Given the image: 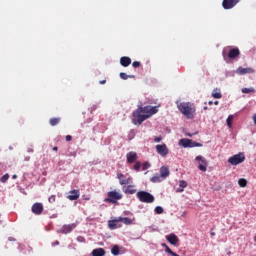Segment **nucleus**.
I'll list each match as a JSON object with an SVG mask.
<instances>
[{
    "label": "nucleus",
    "mask_w": 256,
    "mask_h": 256,
    "mask_svg": "<svg viewBox=\"0 0 256 256\" xmlns=\"http://www.w3.org/2000/svg\"><path fill=\"white\" fill-rule=\"evenodd\" d=\"M117 178L119 179L120 185H130L131 178H125L124 174L118 173Z\"/></svg>",
    "instance_id": "obj_15"
},
{
    "label": "nucleus",
    "mask_w": 256,
    "mask_h": 256,
    "mask_svg": "<svg viewBox=\"0 0 256 256\" xmlns=\"http://www.w3.org/2000/svg\"><path fill=\"white\" fill-rule=\"evenodd\" d=\"M117 223H119V218L114 219V220H110L108 222L109 229H115L117 227Z\"/></svg>",
    "instance_id": "obj_25"
},
{
    "label": "nucleus",
    "mask_w": 256,
    "mask_h": 256,
    "mask_svg": "<svg viewBox=\"0 0 256 256\" xmlns=\"http://www.w3.org/2000/svg\"><path fill=\"white\" fill-rule=\"evenodd\" d=\"M254 124L256 125V114L252 117Z\"/></svg>",
    "instance_id": "obj_44"
},
{
    "label": "nucleus",
    "mask_w": 256,
    "mask_h": 256,
    "mask_svg": "<svg viewBox=\"0 0 256 256\" xmlns=\"http://www.w3.org/2000/svg\"><path fill=\"white\" fill-rule=\"evenodd\" d=\"M69 193L70 194L67 196L69 201H77V199L81 197V192H79V190H71Z\"/></svg>",
    "instance_id": "obj_12"
},
{
    "label": "nucleus",
    "mask_w": 256,
    "mask_h": 256,
    "mask_svg": "<svg viewBox=\"0 0 256 256\" xmlns=\"http://www.w3.org/2000/svg\"><path fill=\"white\" fill-rule=\"evenodd\" d=\"M242 93H255V88H243Z\"/></svg>",
    "instance_id": "obj_31"
},
{
    "label": "nucleus",
    "mask_w": 256,
    "mask_h": 256,
    "mask_svg": "<svg viewBox=\"0 0 256 256\" xmlns=\"http://www.w3.org/2000/svg\"><path fill=\"white\" fill-rule=\"evenodd\" d=\"M123 199V194L121 192H117V190H113L108 192V197L105 198V203H117V201H121Z\"/></svg>",
    "instance_id": "obj_5"
},
{
    "label": "nucleus",
    "mask_w": 256,
    "mask_h": 256,
    "mask_svg": "<svg viewBox=\"0 0 256 256\" xmlns=\"http://www.w3.org/2000/svg\"><path fill=\"white\" fill-rule=\"evenodd\" d=\"M120 251H121V250L119 249V245H114V246L112 247V249H111V253H112V255H114V256L119 255Z\"/></svg>",
    "instance_id": "obj_28"
},
{
    "label": "nucleus",
    "mask_w": 256,
    "mask_h": 256,
    "mask_svg": "<svg viewBox=\"0 0 256 256\" xmlns=\"http://www.w3.org/2000/svg\"><path fill=\"white\" fill-rule=\"evenodd\" d=\"M31 211L34 215H42L44 211L43 203H34L31 207Z\"/></svg>",
    "instance_id": "obj_8"
},
{
    "label": "nucleus",
    "mask_w": 256,
    "mask_h": 256,
    "mask_svg": "<svg viewBox=\"0 0 256 256\" xmlns=\"http://www.w3.org/2000/svg\"><path fill=\"white\" fill-rule=\"evenodd\" d=\"M239 55H241V51L239 50V48H231V46L224 48L222 51L224 61H227V59H237Z\"/></svg>",
    "instance_id": "obj_3"
},
{
    "label": "nucleus",
    "mask_w": 256,
    "mask_h": 256,
    "mask_svg": "<svg viewBox=\"0 0 256 256\" xmlns=\"http://www.w3.org/2000/svg\"><path fill=\"white\" fill-rule=\"evenodd\" d=\"M132 67H134L135 69H137V67H141V62H139V61H134V62L132 63Z\"/></svg>",
    "instance_id": "obj_37"
},
{
    "label": "nucleus",
    "mask_w": 256,
    "mask_h": 256,
    "mask_svg": "<svg viewBox=\"0 0 256 256\" xmlns=\"http://www.w3.org/2000/svg\"><path fill=\"white\" fill-rule=\"evenodd\" d=\"M214 105H219V101H215V102H214Z\"/></svg>",
    "instance_id": "obj_49"
},
{
    "label": "nucleus",
    "mask_w": 256,
    "mask_h": 256,
    "mask_svg": "<svg viewBox=\"0 0 256 256\" xmlns=\"http://www.w3.org/2000/svg\"><path fill=\"white\" fill-rule=\"evenodd\" d=\"M230 254H231V252H228V253H227V255H230Z\"/></svg>",
    "instance_id": "obj_53"
},
{
    "label": "nucleus",
    "mask_w": 256,
    "mask_h": 256,
    "mask_svg": "<svg viewBox=\"0 0 256 256\" xmlns=\"http://www.w3.org/2000/svg\"><path fill=\"white\" fill-rule=\"evenodd\" d=\"M92 256H105V249L96 248L92 251Z\"/></svg>",
    "instance_id": "obj_21"
},
{
    "label": "nucleus",
    "mask_w": 256,
    "mask_h": 256,
    "mask_svg": "<svg viewBox=\"0 0 256 256\" xmlns=\"http://www.w3.org/2000/svg\"><path fill=\"white\" fill-rule=\"evenodd\" d=\"M211 235H215V233H211Z\"/></svg>",
    "instance_id": "obj_55"
},
{
    "label": "nucleus",
    "mask_w": 256,
    "mask_h": 256,
    "mask_svg": "<svg viewBox=\"0 0 256 256\" xmlns=\"http://www.w3.org/2000/svg\"><path fill=\"white\" fill-rule=\"evenodd\" d=\"M124 193L128 195H135V193H137V189H135L134 185H128L124 190Z\"/></svg>",
    "instance_id": "obj_19"
},
{
    "label": "nucleus",
    "mask_w": 256,
    "mask_h": 256,
    "mask_svg": "<svg viewBox=\"0 0 256 256\" xmlns=\"http://www.w3.org/2000/svg\"><path fill=\"white\" fill-rule=\"evenodd\" d=\"M54 245H59V241L56 240L55 243H54Z\"/></svg>",
    "instance_id": "obj_50"
},
{
    "label": "nucleus",
    "mask_w": 256,
    "mask_h": 256,
    "mask_svg": "<svg viewBox=\"0 0 256 256\" xmlns=\"http://www.w3.org/2000/svg\"><path fill=\"white\" fill-rule=\"evenodd\" d=\"M66 141H73V136L72 135H67L66 136Z\"/></svg>",
    "instance_id": "obj_41"
},
{
    "label": "nucleus",
    "mask_w": 256,
    "mask_h": 256,
    "mask_svg": "<svg viewBox=\"0 0 256 256\" xmlns=\"http://www.w3.org/2000/svg\"><path fill=\"white\" fill-rule=\"evenodd\" d=\"M142 167H143V170L145 171L150 167V165H149V163L146 162V163L143 164Z\"/></svg>",
    "instance_id": "obj_40"
},
{
    "label": "nucleus",
    "mask_w": 256,
    "mask_h": 256,
    "mask_svg": "<svg viewBox=\"0 0 256 256\" xmlns=\"http://www.w3.org/2000/svg\"><path fill=\"white\" fill-rule=\"evenodd\" d=\"M136 197L139 199V201H141V203H153L155 201L153 194L147 191L137 192Z\"/></svg>",
    "instance_id": "obj_4"
},
{
    "label": "nucleus",
    "mask_w": 256,
    "mask_h": 256,
    "mask_svg": "<svg viewBox=\"0 0 256 256\" xmlns=\"http://www.w3.org/2000/svg\"><path fill=\"white\" fill-rule=\"evenodd\" d=\"M53 151H59V147L57 146L53 147Z\"/></svg>",
    "instance_id": "obj_45"
},
{
    "label": "nucleus",
    "mask_w": 256,
    "mask_h": 256,
    "mask_svg": "<svg viewBox=\"0 0 256 256\" xmlns=\"http://www.w3.org/2000/svg\"><path fill=\"white\" fill-rule=\"evenodd\" d=\"M120 79H123V81H127V79H135V75H127V73L121 72Z\"/></svg>",
    "instance_id": "obj_24"
},
{
    "label": "nucleus",
    "mask_w": 256,
    "mask_h": 256,
    "mask_svg": "<svg viewBox=\"0 0 256 256\" xmlns=\"http://www.w3.org/2000/svg\"><path fill=\"white\" fill-rule=\"evenodd\" d=\"M254 241H255V243H256V236L254 237Z\"/></svg>",
    "instance_id": "obj_52"
},
{
    "label": "nucleus",
    "mask_w": 256,
    "mask_h": 256,
    "mask_svg": "<svg viewBox=\"0 0 256 256\" xmlns=\"http://www.w3.org/2000/svg\"><path fill=\"white\" fill-rule=\"evenodd\" d=\"M158 111L159 109L156 106H138L132 114V122L134 125H142L143 121H146L149 117H153Z\"/></svg>",
    "instance_id": "obj_1"
},
{
    "label": "nucleus",
    "mask_w": 256,
    "mask_h": 256,
    "mask_svg": "<svg viewBox=\"0 0 256 256\" xmlns=\"http://www.w3.org/2000/svg\"><path fill=\"white\" fill-rule=\"evenodd\" d=\"M236 73L238 75H251L252 73H255V70L253 68H243V67H239L236 70Z\"/></svg>",
    "instance_id": "obj_11"
},
{
    "label": "nucleus",
    "mask_w": 256,
    "mask_h": 256,
    "mask_svg": "<svg viewBox=\"0 0 256 256\" xmlns=\"http://www.w3.org/2000/svg\"><path fill=\"white\" fill-rule=\"evenodd\" d=\"M163 179L164 178L161 175L157 174L151 178V181H152V183H161V181H163Z\"/></svg>",
    "instance_id": "obj_26"
},
{
    "label": "nucleus",
    "mask_w": 256,
    "mask_h": 256,
    "mask_svg": "<svg viewBox=\"0 0 256 256\" xmlns=\"http://www.w3.org/2000/svg\"><path fill=\"white\" fill-rule=\"evenodd\" d=\"M191 147H203V144L199 142L192 141Z\"/></svg>",
    "instance_id": "obj_36"
},
{
    "label": "nucleus",
    "mask_w": 256,
    "mask_h": 256,
    "mask_svg": "<svg viewBox=\"0 0 256 256\" xmlns=\"http://www.w3.org/2000/svg\"><path fill=\"white\" fill-rule=\"evenodd\" d=\"M170 173L171 172L169 171L168 167L162 166L160 168V176L162 177V179H167V177H169Z\"/></svg>",
    "instance_id": "obj_17"
},
{
    "label": "nucleus",
    "mask_w": 256,
    "mask_h": 256,
    "mask_svg": "<svg viewBox=\"0 0 256 256\" xmlns=\"http://www.w3.org/2000/svg\"><path fill=\"white\" fill-rule=\"evenodd\" d=\"M127 163H135L139 157L137 156V152H128L126 154Z\"/></svg>",
    "instance_id": "obj_14"
},
{
    "label": "nucleus",
    "mask_w": 256,
    "mask_h": 256,
    "mask_svg": "<svg viewBox=\"0 0 256 256\" xmlns=\"http://www.w3.org/2000/svg\"><path fill=\"white\" fill-rule=\"evenodd\" d=\"M212 97H214V99H221L222 95L220 92H215L212 94Z\"/></svg>",
    "instance_id": "obj_34"
},
{
    "label": "nucleus",
    "mask_w": 256,
    "mask_h": 256,
    "mask_svg": "<svg viewBox=\"0 0 256 256\" xmlns=\"http://www.w3.org/2000/svg\"><path fill=\"white\" fill-rule=\"evenodd\" d=\"M162 247H165V249H167L168 246H167V244L163 243Z\"/></svg>",
    "instance_id": "obj_47"
},
{
    "label": "nucleus",
    "mask_w": 256,
    "mask_h": 256,
    "mask_svg": "<svg viewBox=\"0 0 256 256\" xmlns=\"http://www.w3.org/2000/svg\"><path fill=\"white\" fill-rule=\"evenodd\" d=\"M238 185H239V187H247V179H245V178H240V179L238 180Z\"/></svg>",
    "instance_id": "obj_30"
},
{
    "label": "nucleus",
    "mask_w": 256,
    "mask_h": 256,
    "mask_svg": "<svg viewBox=\"0 0 256 256\" xmlns=\"http://www.w3.org/2000/svg\"><path fill=\"white\" fill-rule=\"evenodd\" d=\"M61 121V118H51L49 123L52 127H55V125H59Z\"/></svg>",
    "instance_id": "obj_27"
},
{
    "label": "nucleus",
    "mask_w": 256,
    "mask_h": 256,
    "mask_svg": "<svg viewBox=\"0 0 256 256\" xmlns=\"http://www.w3.org/2000/svg\"><path fill=\"white\" fill-rule=\"evenodd\" d=\"M180 145H182V147H191L193 140L191 139H187V138H183L180 140Z\"/></svg>",
    "instance_id": "obj_20"
},
{
    "label": "nucleus",
    "mask_w": 256,
    "mask_h": 256,
    "mask_svg": "<svg viewBox=\"0 0 256 256\" xmlns=\"http://www.w3.org/2000/svg\"><path fill=\"white\" fill-rule=\"evenodd\" d=\"M166 240L170 245H177L179 243V238L175 234H170L166 236Z\"/></svg>",
    "instance_id": "obj_16"
},
{
    "label": "nucleus",
    "mask_w": 256,
    "mask_h": 256,
    "mask_svg": "<svg viewBox=\"0 0 256 256\" xmlns=\"http://www.w3.org/2000/svg\"><path fill=\"white\" fill-rule=\"evenodd\" d=\"M178 109L182 115H185L187 119H193V113H195V108H193V104L189 102H182L178 104Z\"/></svg>",
    "instance_id": "obj_2"
},
{
    "label": "nucleus",
    "mask_w": 256,
    "mask_h": 256,
    "mask_svg": "<svg viewBox=\"0 0 256 256\" xmlns=\"http://www.w3.org/2000/svg\"><path fill=\"white\" fill-rule=\"evenodd\" d=\"M212 104H213V101H209V102H208V105H212Z\"/></svg>",
    "instance_id": "obj_51"
},
{
    "label": "nucleus",
    "mask_w": 256,
    "mask_h": 256,
    "mask_svg": "<svg viewBox=\"0 0 256 256\" xmlns=\"http://www.w3.org/2000/svg\"><path fill=\"white\" fill-rule=\"evenodd\" d=\"M48 201H49V203H55V201H56L55 195H51V196L49 197Z\"/></svg>",
    "instance_id": "obj_38"
},
{
    "label": "nucleus",
    "mask_w": 256,
    "mask_h": 256,
    "mask_svg": "<svg viewBox=\"0 0 256 256\" xmlns=\"http://www.w3.org/2000/svg\"><path fill=\"white\" fill-rule=\"evenodd\" d=\"M1 183H7L9 181V174H5L0 178Z\"/></svg>",
    "instance_id": "obj_32"
},
{
    "label": "nucleus",
    "mask_w": 256,
    "mask_h": 256,
    "mask_svg": "<svg viewBox=\"0 0 256 256\" xmlns=\"http://www.w3.org/2000/svg\"><path fill=\"white\" fill-rule=\"evenodd\" d=\"M156 151L161 157H167V155H169V148H167V144L156 145Z\"/></svg>",
    "instance_id": "obj_7"
},
{
    "label": "nucleus",
    "mask_w": 256,
    "mask_h": 256,
    "mask_svg": "<svg viewBox=\"0 0 256 256\" xmlns=\"http://www.w3.org/2000/svg\"><path fill=\"white\" fill-rule=\"evenodd\" d=\"M12 179H17V175L14 174V175L12 176Z\"/></svg>",
    "instance_id": "obj_48"
},
{
    "label": "nucleus",
    "mask_w": 256,
    "mask_h": 256,
    "mask_svg": "<svg viewBox=\"0 0 256 256\" xmlns=\"http://www.w3.org/2000/svg\"><path fill=\"white\" fill-rule=\"evenodd\" d=\"M187 181H185V180H180V182H179V187L180 188H178L177 189V193H183V191H185V188L187 187Z\"/></svg>",
    "instance_id": "obj_22"
},
{
    "label": "nucleus",
    "mask_w": 256,
    "mask_h": 256,
    "mask_svg": "<svg viewBox=\"0 0 256 256\" xmlns=\"http://www.w3.org/2000/svg\"><path fill=\"white\" fill-rule=\"evenodd\" d=\"M245 161V154L244 153H238L235 154L234 156L228 158V163L230 165H239Z\"/></svg>",
    "instance_id": "obj_6"
},
{
    "label": "nucleus",
    "mask_w": 256,
    "mask_h": 256,
    "mask_svg": "<svg viewBox=\"0 0 256 256\" xmlns=\"http://www.w3.org/2000/svg\"><path fill=\"white\" fill-rule=\"evenodd\" d=\"M75 227H77V225L75 224L64 225L61 228L60 233H62L63 235H67V233H71L73 229H75Z\"/></svg>",
    "instance_id": "obj_13"
},
{
    "label": "nucleus",
    "mask_w": 256,
    "mask_h": 256,
    "mask_svg": "<svg viewBox=\"0 0 256 256\" xmlns=\"http://www.w3.org/2000/svg\"><path fill=\"white\" fill-rule=\"evenodd\" d=\"M141 169V162H136L135 164H134V170L135 171H139Z\"/></svg>",
    "instance_id": "obj_35"
},
{
    "label": "nucleus",
    "mask_w": 256,
    "mask_h": 256,
    "mask_svg": "<svg viewBox=\"0 0 256 256\" xmlns=\"http://www.w3.org/2000/svg\"><path fill=\"white\" fill-rule=\"evenodd\" d=\"M205 110H207V107H204Z\"/></svg>",
    "instance_id": "obj_54"
},
{
    "label": "nucleus",
    "mask_w": 256,
    "mask_h": 256,
    "mask_svg": "<svg viewBox=\"0 0 256 256\" xmlns=\"http://www.w3.org/2000/svg\"><path fill=\"white\" fill-rule=\"evenodd\" d=\"M119 223H124V225H133V220L129 219L128 217H119Z\"/></svg>",
    "instance_id": "obj_23"
},
{
    "label": "nucleus",
    "mask_w": 256,
    "mask_h": 256,
    "mask_svg": "<svg viewBox=\"0 0 256 256\" xmlns=\"http://www.w3.org/2000/svg\"><path fill=\"white\" fill-rule=\"evenodd\" d=\"M155 213H156V215H161L163 213V207L157 206L155 208Z\"/></svg>",
    "instance_id": "obj_33"
},
{
    "label": "nucleus",
    "mask_w": 256,
    "mask_h": 256,
    "mask_svg": "<svg viewBox=\"0 0 256 256\" xmlns=\"http://www.w3.org/2000/svg\"><path fill=\"white\" fill-rule=\"evenodd\" d=\"M99 83H100V85H105L107 83V80L106 79L101 80Z\"/></svg>",
    "instance_id": "obj_43"
},
{
    "label": "nucleus",
    "mask_w": 256,
    "mask_h": 256,
    "mask_svg": "<svg viewBox=\"0 0 256 256\" xmlns=\"http://www.w3.org/2000/svg\"><path fill=\"white\" fill-rule=\"evenodd\" d=\"M233 118H234L233 115H229L228 118L226 119V123H227V126L229 127V129H231V127H233Z\"/></svg>",
    "instance_id": "obj_29"
},
{
    "label": "nucleus",
    "mask_w": 256,
    "mask_h": 256,
    "mask_svg": "<svg viewBox=\"0 0 256 256\" xmlns=\"http://www.w3.org/2000/svg\"><path fill=\"white\" fill-rule=\"evenodd\" d=\"M239 1L241 0H223L222 7L226 10L233 9V7H235L239 3Z\"/></svg>",
    "instance_id": "obj_9"
},
{
    "label": "nucleus",
    "mask_w": 256,
    "mask_h": 256,
    "mask_svg": "<svg viewBox=\"0 0 256 256\" xmlns=\"http://www.w3.org/2000/svg\"><path fill=\"white\" fill-rule=\"evenodd\" d=\"M196 160L199 162V170L203 172L207 171V159H205L203 156H196Z\"/></svg>",
    "instance_id": "obj_10"
},
{
    "label": "nucleus",
    "mask_w": 256,
    "mask_h": 256,
    "mask_svg": "<svg viewBox=\"0 0 256 256\" xmlns=\"http://www.w3.org/2000/svg\"><path fill=\"white\" fill-rule=\"evenodd\" d=\"M77 239H78V241H80V243H85V238L84 237L80 236Z\"/></svg>",
    "instance_id": "obj_42"
},
{
    "label": "nucleus",
    "mask_w": 256,
    "mask_h": 256,
    "mask_svg": "<svg viewBox=\"0 0 256 256\" xmlns=\"http://www.w3.org/2000/svg\"><path fill=\"white\" fill-rule=\"evenodd\" d=\"M8 241H15V238H8Z\"/></svg>",
    "instance_id": "obj_46"
},
{
    "label": "nucleus",
    "mask_w": 256,
    "mask_h": 256,
    "mask_svg": "<svg viewBox=\"0 0 256 256\" xmlns=\"http://www.w3.org/2000/svg\"><path fill=\"white\" fill-rule=\"evenodd\" d=\"M162 140H163L162 137H155V138H154V142H155V143H161Z\"/></svg>",
    "instance_id": "obj_39"
},
{
    "label": "nucleus",
    "mask_w": 256,
    "mask_h": 256,
    "mask_svg": "<svg viewBox=\"0 0 256 256\" xmlns=\"http://www.w3.org/2000/svg\"><path fill=\"white\" fill-rule=\"evenodd\" d=\"M120 65H122V67H129V65H131V59L127 56L121 57Z\"/></svg>",
    "instance_id": "obj_18"
}]
</instances>
